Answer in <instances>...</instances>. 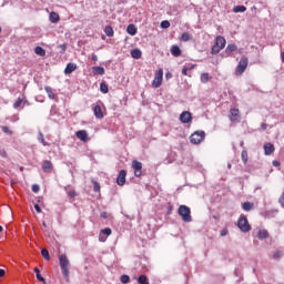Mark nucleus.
<instances>
[{"label":"nucleus","instance_id":"1","mask_svg":"<svg viewBox=\"0 0 284 284\" xmlns=\"http://www.w3.org/2000/svg\"><path fill=\"white\" fill-rule=\"evenodd\" d=\"M59 263L62 276H64L65 281H70V260L68 255L61 254L59 256Z\"/></svg>","mask_w":284,"mask_h":284},{"label":"nucleus","instance_id":"2","mask_svg":"<svg viewBox=\"0 0 284 284\" xmlns=\"http://www.w3.org/2000/svg\"><path fill=\"white\" fill-rule=\"evenodd\" d=\"M178 214L181 216L184 223H192V211L187 205H180Z\"/></svg>","mask_w":284,"mask_h":284},{"label":"nucleus","instance_id":"3","mask_svg":"<svg viewBox=\"0 0 284 284\" xmlns=\"http://www.w3.org/2000/svg\"><path fill=\"white\" fill-rule=\"evenodd\" d=\"M227 41L223 38V36H217L215 39V43L211 49V54H219L223 48H225Z\"/></svg>","mask_w":284,"mask_h":284},{"label":"nucleus","instance_id":"4","mask_svg":"<svg viewBox=\"0 0 284 284\" xmlns=\"http://www.w3.org/2000/svg\"><path fill=\"white\" fill-rule=\"evenodd\" d=\"M190 141L193 145H199L205 141V131H195L191 136Z\"/></svg>","mask_w":284,"mask_h":284},{"label":"nucleus","instance_id":"5","mask_svg":"<svg viewBox=\"0 0 284 284\" xmlns=\"http://www.w3.org/2000/svg\"><path fill=\"white\" fill-rule=\"evenodd\" d=\"M250 63V60L247 57L243 55L236 67L235 73L236 74H243L245 70H247V64Z\"/></svg>","mask_w":284,"mask_h":284},{"label":"nucleus","instance_id":"6","mask_svg":"<svg viewBox=\"0 0 284 284\" xmlns=\"http://www.w3.org/2000/svg\"><path fill=\"white\" fill-rule=\"evenodd\" d=\"M237 227H240L241 232H250V230H252L250 227V223H247V217H245L244 215H241L237 222Z\"/></svg>","mask_w":284,"mask_h":284},{"label":"nucleus","instance_id":"7","mask_svg":"<svg viewBox=\"0 0 284 284\" xmlns=\"http://www.w3.org/2000/svg\"><path fill=\"white\" fill-rule=\"evenodd\" d=\"M162 83H163V69H160L154 75L152 85L153 88H161Z\"/></svg>","mask_w":284,"mask_h":284},{"label":"nucleus","instance_id":"8","mask_svg":"<svg viewBox=\"0 0 284 284\" xmlns=\"http://www.w3.org/2000/svg\"><path fill=\"white\" fill-rule=\"evenodd\" d=\"M132 168H133V170H134L135 176H138V178L141 176V174H142L141 170H143V163H141V162L134 160V161L132 162Z\"/></svg>","mask_w":284,"mask_h":284},{"label":"nucleus","instance_id":"9","mask_svg":"<svg viewBox=\"0 0 284 284\" xmlns=\"http://www.w3.org/2000/svg\"><path fill=\"white\" fill-rule=\"evenodd\" d=\"M181 123H192V113L190 111H184L180 114Z\"/></svg>","mask_w":284,"mask_h":284},{"label":"nucleus","instance_id":"10","mask_svg":"<svg viewBox=\"0 0 284 284\" xmlns=\"http://www.w3.org/2000/svg\"><path fill=\"white\" fill-rule=\"evenodd\" d=\"M75 136L80 141H83V143H88V141H90V138L88 136V131H85V130L77 131Z\"/></svg>","mask_w":284,"mask_h":284},{"label":"nucleus","instance_id":"11","mask_svg":"<svg viewBox=\"0 0 284 284\" xmlns=\"http://www.w3.org/2000/svg\"><path fill=\"white\" fill-rule=\"evenodd\" d=\"M125 176H128V172L125 170H121L116 179L118 185H125Z\"/></svg>","mask_w":284,"mask_h":284},{"label":"nucleus","instance_id":"12","mask_svg":"<svg viewBox=\"0 0 284 284\" xmlns=\"http://www.w3.org/2000/svg\"><path fill=\"white\" fill-rule=\"evenodd\" d=\"M237 50H239V47H236V44L234 43L227 44L225 51L223 52V57H230L232 52H236Z\"/></svg>","mask_w":284,"mask_h":284},{"label":"nucleus","instance_id":"13","mask_svg":"<svg viewBox=\"0 0 284 284\" xmlns=\"http://www.w3.org/2000/svg\"><path fill=\"white\" fill-rule=\"evenodd\" d=\"M274 144L267 142L264 144V154L265 156H270L271 154H274Z\"/></svg>","mask_w":284,"mask_h":284},{"label":"nucleus","instance_id":"14","mask_svg":"<svg viewBox=\"0 0 284 284\" xmlns=\"http://www.w3.org/2000/svg\"><path fill=\"white\" fill-rule=\"evenodd\" d=\"M93 114H94L95 119H103V110H101V105L97 104L93 108Z\"/></svg>","mask_w":284,"mask_h":284},{"label":"nucleus","instance_id":"15","mask_svg":"<svg viewBox=\"0 0 284 284\" xmlns=\"http://www.w3.org/2000/svg\"><path fill=\"white\" fill-rule=\"evenodd\" d=\"M74 70H77V64L69 62L64 69V74H72V72H74Z\"/></svg>","mask_w":284,"mask_h":284},{"label":"nucleus","instance_id":"16","mask_svg":"<svg viewBox=\"0 0 284 284\" xmlns=\"http://www.w3.org/2000/svg\"><path fill=\"white\" fill-rule=\"evenodd\" d=\"M92 70L94 77H103V74H105V69H103V67H93Z\"/></svg>","mask_w":284,"mask_h":284},{"label":"nucleus","instance_id":"17","mask_svg":"<svg viewBox=\"0 0 284 284\" xmlns=\"http://www.w3.org/2000/svg\"><path fill=\"white\" fill-rule=\"evenodd\" d=\"M52 162L51 161H44L43 163H42V170H43V172H47V173H50V172H52Z\"/></svg>","mask_w":284,"mask_h":284},{"label":"nucleus","instance_id":"18","mask_svg":"<svg viewBox=\"0 0 284 284\" xmlns=\"http://www.w3.org/2000/svg\"><path fill=\"white\" fill-rule=\"evenodd\" d=\"M59 13L52 11L49 16V20L51 23H59Z\"/></svg>","mask_w":284,"mask_h":284},{"label":"nucleus","instance_id":"19","mask_svg":"<svg viewBox=\"0 0 284 284\" xmlns=\"http://www.w3.org/2000/svg\"><path fill=\"white\" fill-rule=\"evenodd\" d=\"M242 209L244 210V212H251V210H254V203H252V202H244L242 204Z\"/></svg>","mask_w":284,"mask_h":284},{"label":"nucleus","instance_id":"20","mask_svg":"<svg viewBox=\"0 0 284 284\" xmlns=\"http://www.w3.org/2000/svg\"><path fill=\"white\" fill-rule=\"evenodd\" d=\"M267 236H270L267 230H260L257 233V237L260 239V241H264V239H267Z\"/></svg>","mask_w":284,"mask_h":284},{"label":"nucleus","instance_id":"21","mask_svg":"<svg viewBox=\"0 0 284 284\" xmlns=\"http://www.w3.org/2000/svg\"><path fill=\"white\" fill-rule=\"evenodd\" d=\"M210 79H212V77H210V73L205 72V73H202L200 75V81L201 83H209L210 82Z\"/></svg>","mask_w":284,"mask_h":284},{"label":"nucleus","instance_id":"22","mask_svg":"<svg viewBox=\"0 0 284 284\" xmlns=\"http://www.w3.org/2000/svg\"><path fill=\"white\" fill-rule=\"evenodd\" d=\"M239 109H231V121H239Z\"/></svg>","mask_w":284,"mask_h":284},{"label":"nucleus","instance_id":"23","mask_svg":"<svg viewBox=\"0 0 284 284\" xmlns=\"http://www.w3.org/2000/svg\"><path fill=\"white\" fill-rule=\"evenodd\" d=\"M128 34L134 37L136 34V27L134 24H129L126 28Z\"/></svg>","mask_w":284,"mask_h":284},{"label":"nucleus","instance_id":"24","mask_svg":"<svg viewBox=\"0 0 284 284\" xmlns=\"http://www.w3.org/2000/svg\"><path fill=\"white\" fill-rule=\"evenodd\" d=\"M171 54L173 57H181V48H179V45H173L171 48Z\"/></svg>","mask_w":284,"mask_h":284},{"label":"nucleus","instance_id":"25","mask_svg":"<svg viewBox=\"0 0 284 284\" xmlns=\"http://www.w3.org/2000/svg\"><path fill=\"white\" fill-rule=\"evenodd\" d=\"M131 57H132V59H141V57H142L141 50L140 49H133L131 51Z\"/></svg>","mask_w":284,"mask_h":284},{"label":"nucleus","instance_id":"26","mask_svg":"<svg viewBox=\"0 0 284 284\" xmlns=\"http://www.w3.org/2000/svg\"><path fill=\"white\" fill-rule=\"evenodd\" d=\"M44 90H45L49 99H57V94H54V91H52L51 87H44Z\"/></svg>","mask_w":284,"mask_h":284},{"label":"nucleus","instance_id":"27","mask_svg":"<svg viewBox=\"0 0 284 284\" xmlns=\"http://www.w3.org/2000/svg\"><path fill=\"white\" fill-rule=\"evenodd\" d=\"M34 52L38 54V57H45V49L42 47H36Z\"/></svg>","mask_w":284,"mask_h":284},{"label":"nucleus","instance_id":"28","mask_svg":"<svg viewBox=\"0 0 284 284\" xmlns=\"http://www.w3.org/2000/svg\"><path fill=\"white\" fill-rule=\"evenodd\" d=\"M104 33L106 34V37H114V29H112V27L106 26L104 28Z\"/></svg>","mask_w":284,"mask_h":284},{"label":"nucleus","instance_id":"29","mask_svg":"<svg viewBox=\"0 0 284 284\" xmlns=\"http://www.w3.org/2000/svg\"><path fill=\"white\" fill-rule=\"evenodd\" d=\"M34 273H36L38 281H40L41 283H45V278L43 276H41V271L38 267L34 268Z\"/></svg>","mask_w":284,"mask_h":284},{"label":"nucleus","instance_id":"30","mask_svg":"<svg viewBox=\"0 0 284 284\" xmlns=\"http://www.w3.org/2000/svg\"><path fill=\"white\" fill-rule=\"evenodd\" d=\"M100 91L102 92V94H108V92H110V89L108 88V85L105 84V82H102L100 84Z\"/></svg>","mask_w":284,"mask_h":284},{"label":"nucleus","instance_id":"31","mask_svg":"<svg viewBox=\"0 0 284 284\" xmlns=\"http://www.w3.org/2000/svg\"><path fill=\"white\" fill-rule=\"evenodd\" d=\"M247 8L245 6H236L234 7L233 12L239 13V12H245Z\"/></svg>","mask_w":284,"mask_h":284},{"label":"nucleus","instance_id":"32","mask_svg":"<svg viewBox=\"0 0 284 284\" xmlns=\"http://www.w3.org/2000/svg\"><path fill=\"white\" fill-rule=\"evenodd\" d=\"M190 39H192V36H190L189 32L182 33V36H181V38H180V40H181V41H184V42L190 41Z\"/></svg>","mask_w":284,"mask_h":284},{"label":"nucleus","instance_id":"33","mask_svg":"<svg viewBox=\"0 0 284 284\" xmlns=\"http://www.w3.org/2000/svg\"><path fill=\"white\" fill-rule=\"evenodd\" d=\"M138 283H140V284H150V282H148V276H145V275H140L138 277Z\"/></svg>","mask_w":284,"mask_h":284},{"label":"nucleus","instance_id":"34","mask_svg":"<svg viewBox=\"0 0 284 284\" xmlns=\"http://www.w3.org/2000/svg\"><path fill=\"white\" fill-rule=\"evenodd\" d=\"M41 254L45 261H50V252L48 248H42Z\"/></svg>","mask_w":284,"mask_h":284},{"label":"nucleus","instance_id":"35","mask_svg":"<svg viewBox=\"0 0 284 284\" xmlns=\"http://www.w3.org/2000/svg\"><path fill=\"white\" fill-rule=\"evenodd\" d=\"M38 141H40L42 145L48 146V142H45V139L43 138V133H39Z\"/></svg>","mask_w":284,"mask_h":284},{"label":"nucleus","instance_id":"36","mask_svg":"<svg viewBox=\"0 0 284 284\" xmlns=\"http://www.w3.org/2000/svg\"><path fill=\"white\" fill-rule=\"evenodd\" d=\"M21 103H23V99L18 98V100L13 103V108L17 110V108H21Z\"/></svg>","mask_w":284,"mask_h":284},{"label":"nucleus","instance_id":"37","mask_svg":"<svg viewBox=\"0 0 284 284\" xmlns=\"http://www.w3.org/2000/svg\"><path fill=\"white\" fill-rule=\"evenodd\" d=\"M120 281L123 284L130 283V276L129 275H122Z\"/></svg>","mask_w":284,"mask_h":284},{"label":"nucleus","instance_id":"38","mask_svg":"<svg viewBox=\"0 0 284 284\" xmlns=\"http://www.w3.org/2000/svg\"><path fill=\"white\" fill-rule=\"evenodd\" d=\"M161 28H163L164 30H168V28H170V21L163 20L161 22Z\"/></svg>","mask_w":284,"mask_h":284},{"label":"nucleus","instance_id":"39","mask_svg":"<svg viewBox=\"0 0 284 284\" xmlns=\"http://www.w3.org/2000/svg\"><path fill=\"white\" fill-rule=\"evenodd\" d=\"M241 156H242L243 163L246 164L247 163V151L243 150Z\"/></svg>","mask_w":284,"mask_h":284},{"label":"nucleus","instance_id":"40","mask_svg":"<svg viewBox=\"0 0 284 284\" xmlns=\"http://www.w3.org/2000/svg\"><path fill=\"white\" fill-rule=\"evenodd\" d=\"M101 234H105V236H110L112 234V229L106 227L101 231Z\"/></svg>","mask_w":284,"mask_h":284},{"label":"nucleus","instance_id":"41","mask_svg":"<svg viewBox=\"0 0 284 284\" xmlns=\"http://www.w3.org/2000/svg\"><path fill=\"white\" fill-rule=\"evenodd\" d=\"M93 190H94V192H101V185L98 182H94Z\"/></svg>","mask_w":284,"mask_h":284},{"label":"nucleus","instance_id":"42","mask_svg":"<svg viewBox=\"0 0 284 284\" xmlns=\"http://www.w3.org/2000/svg\"><path fill=\"white\" fill-rule=\"evenodd\" d=\"M281 256H283V253H281V251H276V252L273 254V258H275V260L281 258Z\"/></svg>","mask_w":284,"mask_h":284},{"label":"nucleus","instance_id":"43","mask_svg":"<svg viewBox=\"0 0 284 284\" xmlns=\"http://www.w3.org/2000/svg\"><path fill=\"white\" fill-rule=\"evenodd\" d=\"M278 203H280L281 207L284 209V192H283L282 195L280 196Z\"/></svg>","mask_w":284,"mask_h":284},{"label":"nucleus","instance_id":"44","mask_svg":"<svg viewBox=\"0 0 284 284\" xmlns=\"http://www.w3.org/2000/svg\"><path fill=\"white\" fill-rule=\"evenodd\" d=\"M0 156H2V159H6V156H8V153L6 152V150L0 149Z\"/></svg>","mask_w":284,"mask_h":284},{"label":"nucleus","instance_id":"45","mask_svg":"<svg viewBox=\"0 0 284 284\" xmlns=\"http://www.w3.org/2000/svg\"><path fill=\"white\" fill-rule=\"evenodd\" d=\"M40 186L38 184H33L32 185V192H34L37 194V192H39Z\"/></svg>","mask_w":284,"mask_h":284},{"label":"nucleus","instance_id":"46","mask_svg":"<svg viewBox=\"0 0 284 284\" xmlns=\"http://www.w3.org/2000/svg\"><path fill=\"white\" fill-rule=\"evenodd\" d=\"M68 196H70V199H74V196H77V192H74V191H69V192H68Z\"/></svg>","mask_w":284,"mask_h":284},{"label":"nucleus","instance_id":"47","mask_svg":"<svg viewBox=\"0 0 284 284\" xmlns=\"http://www.w3.org/2000/svg\"><path fill=\"white\" fill-rule=\"evenodd\" d=\"M34 210L38 214H41V206L39 204H34Z\"/></svg>","mask_w":284,"mask_h":284},{"label":"nucleus","instance_id":"48","mask_svg":"<svg viewBox=\"0 0 284 284\" xmlns=\"http://www.w3.org/2000/svg\"><path fill=\"white\" fill-rule=\"evenodd\" d=\"M273 165H274V168H281V162L274 160Z\"/></svg>","mask_w":284,"mask_h":284},{"label":"nucleus","instance_id":"49","mask_svg":"<svg viewBox=\"0 0 284 284\" xmlns=\"http://www.w3.org/2000/svg\"><path fill=\"white\" fill-rule=\"evenodd\" d=\"M108 237L103 236L102 234H100L99 236V241H101L102 243H105Z\"/></svg>","mask_w":284,"mask_h":284},{"label":"nucleus","instance_id":"50","mask_svg":"<svg viewBox=\"0 0 284 284\" xmlns=\"http://www.w3.org/2000/svg\"><path fill=\"white\" fill-rule=\"evenodd\" d=\"M221 236H227V229L221 231Z\"/></svg>","mask_w":284,"mask_h":284},{"label":"nucleus","instance_id":"51","mask_svg":"<svg viewBox=\"0 0 284 284\" xmlns=\"http://www.w3.org/2000/svg\"><path fill=\"white\" fill-rule=\"evenodd\" d=\"M182 74H183L184 77H187V68L184 67V68L182 69Z\"/></svg>","mask_w":284,"mask_h":284},{"label":"nucleus","instance_id":"52","mask_svg":"<svg viewBox=\"0 0 284 284\" xmlns=\"http://www.w3.org/2000/svg\"><path fill=\"white\" fill-rule=\"evenodd\" d=\"M2 132H4L6 134H8L10 132V129L8 126H3L2 128Z\"/></svg>","mask_w":284,"mask_h":284},{"label":"nucleus","instance_id":"53","mask_svg":"<svg viewBox=\"0 0 284 284\" xmlns=\"http://www.w3.org/2000/svg\"><path fill=\"white\" fill-rule=\"evenodd\" d=\"M91 59H92L93 61H99V57H97V54H94V53L91 55Z\"/></svg>","mask_w":284,"mask_h":284},{"label":"nucleus","instance_id":"54","mask_svg":"<svg viewBox=\"0 0 284 284\" xmlns=\"http://www.w3.org/2000/svg\"><path fill=\"white\" fill-rule=\"evenodd\" d=\"M3 276H6V271L0 268V278L3 277Z\"/></svg>","mask_w":284,"mask_h":284},{"label":"nucleus","instance_id":"55","mask_svg":"<svg viewBox=\"0 0 284 284\" xmlns=\"http://www.w3.org/2000/svg\"><path fill=\"white\" fill-rule=\"evenodd\" d=\"M101 219H108V213L106 212H102L101 213Z\"/></svg>","mask_w":284,"mask_h":284},{"label":"nucleus","instance_id":"56","mask_svg":"<svg viewBox=\"0 0 284 284\" xmlns=\"http://www.w3.org/2000/svg\"><path fill=\"white\" fill-rule=\"evenodd\" d=\"M261 128H262V130H267V124L266 123H262Z\"/></svg>","mask_w":284,"mask_h":284},{"label":"nucleus","instance_id":"57","mask_svg":"<svg viewBox=\"0 0 284 284\" xmlns=\"http://www.w3.org/2000/svg\"><path fill=\"white\" fill-rule=\"evenodd\" d=\"M165 77H166V79H171L172 78V73H166Z\"/></svg>","mask_w":284,"mask_h":284},{"label":"nucleus","instance_id":"58","mask_svg":"<svg viewBox=\"0 0 284 284\" xmlns=\"http://www.w3.org/2000/svg\"><path fill=\"white\" fill-rule=\"evenodd\" d=\"M282 63H284V52L281 53Z\"/></svg>","mask_w":284,"mask_h":284},{"label":"nucleus","instance_id":"59","mask_svg":"<svg viewBox=\"0 0 284 284\" xmlns=\"http://www.w3.org/2000/svg\"><path fill=\"white\" fill-rule=\"evenodd\" d=\"M0 232H3V226L0 225Z\"/></svg>","mask_w":284,"mask_h":284},{"label":"nucleus","instance_id":"60","mask_svg":"<svg viewBox=\"0 0 284 284\" xmlns=\"http://www.w3.org/2000/svg\"><path fill=\"white\" fill-rule=\"evenodd\" d=\"M227 168H232V164H229Z\"/></svg>","mask_w":284,"mask_h":284},{"label":"nucleus","instance_id":"61","mask_svg":"<svg viewBox=\"0 0 284 284\" xmlns=\"http://www.w3.org/2000/svg\"><path fill=\"white\" fill-rule=\"evenodd\" d=\"M62 49L65 50V45H63Z\"/></svg>","mask_w":284,"mask_h":284},{"label":"nucleus","instance_id":"62","mask_svg":"<svg viewBox=\"0 0 284 284\" xmlns=\"http://www.w3.org/2000/svg\"><path fill=\"white\" fill-rule=\"evenodd\" d=\"M43 226L45 227V222H43Z\"/></svg>","mask_w":284,"mask_h":284},{"label":"nucleus","instance_id":"63","mask_svg":"<svg viewBox=\"0 0 284 284\" xmlns=\"http://www.w3.org/2000/svg\"><path fill=\"white\" fill-rule=\"evenodd\" d=\"M241 145H243V142H241Z\"/></svg>","mask_w":284,"mask_h":284},{"label":"nucleus","instance_id":"64","mask_svg":"<svg viewBox=\"0 0 284 284\" xmlns=\"http://www.w3.org/2000/svg\"><path fill=\"white\" fill-rule=\"evenodd\" d=\"M0 32H1V27H0Z\"/></svg>","mask_w":284,"mask_h":284}]
</instances>
